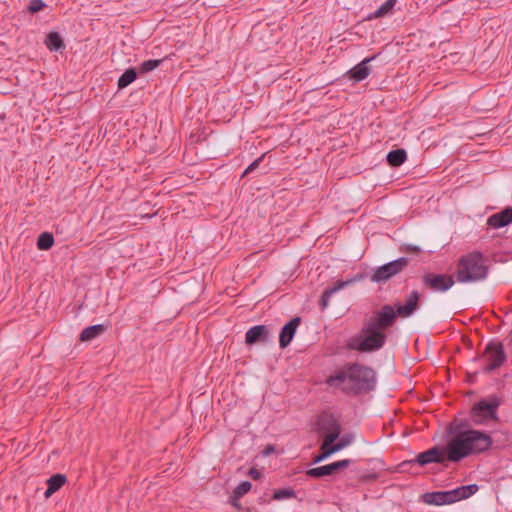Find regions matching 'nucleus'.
I'll list each match as a JSON object with an SVG mask.
<instances>
[{"label": "nucleus", "instance_id": "obj_1", "mask_svg": "<svg viewBox=\"0 0 512 512\" xmlns=\"http://www.w3.org/2000/svg\"><path fill=\"white\" fill-rule=\"evenodd\" d=\"M466 427V421L449 425L447 434L450 438L446 445H436L419 453L413 462H417L421 467L431 463L444 464L446 461L458 463L471 455L484 453L491 448L493 439L488 433Z\"/></svg>", "mask_w": 512, "mask_h": 512}, {"label": "nucleus", "instance_id": "obj_2", "mask_svg": "<svg viewBox=\"0 0 512 512\" xmlns=\"http://www.w3.org/2000/svg\"><path fill=\"white\" fill-rule=\"evenodd\" d=\"M420 294L413 290L404 304H385L363 324L359 334L346 342V349L360 353L379 351L387 341L386 330L393 327L397 317L408 318L419 308Z\"/></svg>", "mask_w": 512, "mask_h": 512}, {"label": "nucleus", "instance_id": "obj_3", "mask_svg": "<svg viewBox=\"0 0 512 512\" xmlns=\"http://www.w3.org/2000/svg\"><path fill=\"white\" fill-rule=\"evenodd\" d=\"M330 387L341 388L346 395L360 396L376 389L377 373L364 364L346 363L326 379Z\"/></svg>", "mask_w": 512, "mask_h": 512}, {"label": "nucleus", "instance_id": "obj_4", "mask_svg": "<svg viewBox=\"0 0 512 512\" xmlns=\"http://www.w3.org/2000/svg\"><path fill=\"white\" fill-rule=\"evenodd\" d=\"M489 267L486 259L479 251L461 256L458 260L456 279L460 283H472L485 280Z\"/></svg>", "mask_w": 512, "mask_h": 512}, {"label": "nucleus", "instance_id": "obj_5", "mask_svg": "<svg viewBox=\"0 0 512 512\" xmlns=\"http://www.w3.org/2000/svg\"><path fill=\"white\" fill-rule=\"evenodd\" d=\"M501 405V398L495 394L475 402L469 412L470 420L475 425H485L490 421L498 422V409Z\"/></svg>", "mask_w": 512, "mask_h": 512}, {"label": "nucleus", "instance_id": "obj_6", "mask_svg": "<svg viewBox=\"0 0 512 512\" xmlns=\"http://www.w3.org/2000/svg\"><path fill=\"white\" fill-rule=\"evenodd\" d=\"M315 425L322 442L333 444L341 435V424L331 412H321L316 418Z\"/></svg>", "mask_w": 512, "mask_h": 512}, {"label": "nucleus", "instance_id": "obj_7", "mask_svg": "<svg viewBox=\"0 0 512 512\" xmlns=\"http://www.w3.org/2000/svg\"><path fill=\"white\" fill-rule=\"evenodd\" d=\"M486 357V364L482 367L484 374H490L496 369L500 368L507 361V354L504 350V345L500 341H490L482 354H478L474 360H479Z\"/></svg>", "mask_w": 512, "mask_h": 512}, {"label": "nucleus", "instance_id": "obj_8", "mask_svg": "<svg viewBox=\"0 0 512 512\" xmlns=\"http://www.w3.org/2000/svg\"><path fill=\"white\" fill-rule=\"evenodd\" d=\"M409 264L407 257H400L390 261L374 270L370 276V280L375 283H385L395 275L401 273Z\"/></svg>", "mask_w": 512, "mask_h": 512}, {"label": "nucleus", "instance_id": "obj_9", "mask_svg": "<svg viewBox=\"0 0 512 512\" xmlns=\"http://www.w3.org/2000/svg\"><path fill=\"white\" fill-rule=\"evenodd\" d=\"M422 282L425 287L436 291L445 292L455 283L453 275L426 273L422 276Z\"/></svg>", "mask_w": 512, "mask_h": 512}, {"label": "nucleus", "instance_id": "obj_10", "mask_svg": "<svg viewBox=\"0 0 512 512\" xmlns=\"http://www.w3.org/2000/svg\"><path fill=\"white\" fill-rule=\"evenodd\" d=\"M354 461L352 459H343L339 461H335L330 464H326L323 466L310 468L306 471V475L310 478L321 479L326 476H331L337 473L338 471L347 468Z\"/></svg>", "mask_w": 512, "mask_h": 512}, {"label": "nucleus", "instance_id": "obj_11", "mask_svg": "<svg viewBox=\"0 0 512 512\" xmlns=\"http://www.w3.org/2000/svg\"><path fill=\"white\" fill-rule=\"evenodd\" d=\"M377 56L378 55L375 54L370 57H366L360 63L349 69L344 74V77L351 80L354 83H359L365 80L371 74L372 71V68L369 65V63L375 60Z\"/></svg>", "mask_w": 512, "mask_h": 512}, {"label": "nucleus", "instance_id": "obj_12", "mask_svg": "<svg viewBox=\"0 0 512 512\" xmlns=\"http://www.w3.org/2000/svg\"><path fill=\"white\" fill-rule=\"evenodd\" d=\"M301 317L295 316L291 318L280 330L279 333V346L281 349H285L292 342L297 328L301 324Z\"/></svg>", "mask_w": 512, "mask_h": 512}, {"label": "nucleus", "instance_id": "obj_13", "mask_svg": "<svg viewBox=\"0 0 512 512\" xmlns=\"http://www.w3.org/2000/svg\"><path fill=\"white\" fill-rule=\"evenodd\" d=\"M270 331L266 325L252 326L245 334V343L249 346L269 341Z\"/></svg>", "mask_w": 512, "mask_h": 512}, {"label": "nucleus", "instance_id": "obj_14", "mask_svg": "<svg viewBox=\"0 0 512 512\" xmlns=\"http://www.w3.org/2000/svg\"><path fill=\"white\" fill-rule=\"evenodd\" d=\"M512 223V207L507 206L501 211L492 214L487 219V225L494 229L503 228Z\"/></svg>", "mask_w": 512, "mask_h": 512}, {"label": "nucleus", "instance_id": "obj_15", "mask_svg": "<svg viewBox=\"0 0 512 512\" xmlns=\"http://www.w3.org/2000/svg\"><path fill=\"white\" fill-rule=\"evenodd\" d=\"M420 500L427 505L442 506L451 504L448 491L426 492Z\"/></svg>", "mask_w": 512, "mask_h": 512}, {"label": "nucleus", "instance_id": "obj_16", "mask_svg": "<svg viewBox=\"0 0 512 512\" xmlns=\"http://www.w3.org/2000/svg\"><path fill=\"white\" fill-rule=\"evenodd\" d=\"M479 490V486L477 484H469L462 485L455 489L449 490V498L451 504L456 503L458 501L469 498L474 495Z\"/></svg>", "mask_w": 512, "mask_h": 512}, {"label": "nucleus", "instance_id": "obj_17", "mask_svg": "<svg viewBox=\"0 0 512 512\" xmlns=\"http://www.w3.org/2000/svg\"><path fill=\"white\" fill-rule=\"evenodd\" d=\"M108 324H96L91 325L82 330L79 336V340L81 342H89L102 334H104L108 329Z\"/></svg>", "mask_w": 512, "mask_h": 512}, {"label": "nucleus", "instance_id": "obj_18", "mask_svg": "<svg viewBox=\"0 0 512 512\" xmlns=\"http://www.w3.org/2000/svg\"><path fill=\"white\" fill-rule=\"evenodd\" d=\"M67 477L64 474L56 473L49 477L46 481L47 489L44 492L45 498L51 497L66 483Z\"/></svg>", "mask_w": 512, "mask_h": 512}, {"label": "nucleus", "instance_id": "obj_19", "mask_svg": "<svg viewBox=\"0 0 512 512\" xmlns=\"http://www.w3.org/2000/svg\"><path fill=\"white\" fill-rule=\"evenodd\" d=\"M397 2L398 0H386L373 13L368 14L365 19L370 21L373 19L384 18L388 15H391Z\"/></svg>", "mask_w": 512, "mask_h": 512}, {"label": "nucleus", "instance_id": "obj_20", "mask_svg": "<svg viewBox=\"0 0 512 512\" xmlns=\"http://www.w3.org/2000/svg\"><path fill=\"white\" fill-rule=\"evenodd\" d=\"M45 45L51 52H58L65 48V43L57 31H51L46 35Z\"/></svg>", "mask_w": 512, "mask_h": 512}, {"label": "nucleus", "instance_id": "obj_21", "mask_svg": "<svg viewBox=\"0 0 512 512\" xmlns=\"http://www.w3.org/2000/svg\"><path fill=\"white\" fill-rule=\"evenodd\" d=\"M407 160V152L403 148L391 150L386 155V161L391 167H399Z\"/></svg>", "mask_w": 512, "mask_h": 512}, {"label": "nucleus", "instance_id": "obj_22", "mask_svg": "<svg viewBox=\"0 0 512 512\" xmlns=\"http://www.w3.org/2000/svg\"><path fill=\"white\" fill-rule=\"evenodd\" d=\"M348 282L338 281L333 287L327 288L321 295L319 300V306L321 310H324L329 305V299L331 296L342 289Z\"/></svg>", "mask_w": 512, "mask_h": 512}, {"label": "nucleus", "instance_id": "obj_23", "mask_svg": "<svg viewBox=\"0 0 512 512\" xmlns=\"http://www.w3.org/2000/svg\"><path fill=\"white\" fill-rule=\"evenodd\" d=\"M138 77V71L136 68L131 67L124 71L117 81L119 90H122L133 83Z\"/></svg>", "mask_w": 512, "mask_h": 512}, {"label": "nucleus", "instance_id": "obj_24", "mask_svg": "<svg viewBox=\"0 0 512 512\" xmlns=\"http://www.w3.org/2000/svg\"><path fill=\"white\" fill-rule=\"evenodd\" d=\"M54 236L50 232H42L37 238V248L42 251L49 250L54 245Z\"/></svg>", "mask_w": 512, "mask_h": 512}, {"label": "nucleus", "instance_id": "obj_25", "mask_svg": "<svg viewBox=\"0 0 512 512\" xmlns=\"http://www.w3.org/2000/svg\"><path fill=\"white\" fill-rule=\"evenodd\" d=\"M354 440L355 435L353 433H346L342 437H339L335 442H333V444L330 445L336 453L352 444Z\"/></svg>", "mask_w": 512, "mask_h": 512}, {"label": "nucleus", "instance_id": "obj_26", "mask_svg": "<svg viewBox=\"0 0 512 512\" xmlns=\"http://www.w3.org/2000/svg\"><path fill=\"white\" fill-rule=\"evenodd\" d=\"M334 453L335 451L333 450L330 444L321 442L320 453L313 458V463H320Z\"/></svg>", "mask_w": 512, "mask_h": 512}, {"label": "nucleus", "instance_id": "obj_27", "mask_svg": "<svg viewBox=\"0 0 512 512\" xmlns=\"http://www.w3.org/2000/svg\"><path fill=\"white\" fill-rule=\"evenodd\" d=\"M162 62H163V59H149V60L143 61L140 64L137 71L140 74L148 73L150 71H153L157 67H159Z\"/></svg>", "mask_w": 512, "mask_h": 512}, {"label": "nucleus", "instance_id": "obj_28", "mask_svg": "<svg viewBox=\"0 0 512 512\" xmlns=\"http://www.w3.org/2000/svg\"><path fill=\"white\" fill-rule=\"evenodd\" d=\"M296 493L295 490L291 487L283 488V489H276L273 492L272 499L276 501L289 499V498H295Z\"/></svg>", "mask_w": 512, "mask_h": 512}, {"label": "nucleus", "instance_id": "obj_29", "mask_svg": "<svg viewBox=\"0 0 512 512\" xmlns=\"http://www.w3.org/2000/svg\"><path fill=\"white\" fill-rule=\"evenodd\" d=\"M252 488V484L249 481H242L234 490V500H240L246 495Z\"/></svg>", "mask_w": 512, "mask_h": 512}, {"label": "nucleus", "instance_id": "obj_30", "mask_svg": "<svg viewBox=\"0 0 512 512\" xmlns=\"http://www.w3.org/2000/svg\"><path fill=\"white\" fill-rule=\"evenodd\" d=\"M46 7L47 4L43 0H30L26 10L30 14H36Z\"/></svg>", "mask_w": 512, "mask_h": 512}, {"label": "nucleus", "instance_id": "obj_31", "mask_svg": "<svg viewBox=\"0 0 512 512\" xmlns=\"http://www.w3.org/2000/svg\"><path fill=\"white\" fill-rule=\"evenodd\" d=\"M265 157V154H262L260 157H258L257 159H255L243 172L242 176L241 177H245L246 175L250 174L251 172H253L255 169H257L259 167V165L261 164V162L263 161Z\"/></svg>", "mask_w": 512, "mask_h": 512}, {"label": "nucleus", "instance_id": "obj_32", "mask_svg": "<svg viewBox=\"0 0 512 512\" xmlns=\"http://www.w3.org/2000/svg\"><path fill=\"white\" fill-rule=\"evenodd\" d=\"M417 464V462H413L412 460H405L399 464V469L401 472H408Z\"/></svg>", "mask_w": 512, "mask_h": 512}, {"label": "nucleus", "instance_id": "obj_33", "mask_svg": "<svg viewBox=\"0 0 512 512\" xmlns=\"http://www.w3.org/2000/svg\"><path fill=\"white\" fill-rule=\"evenodd\" d=\"M248 475L253 479V480H259L261 477H262V473L260 470H258L257 468L255 467H252L249 469L248 471Z\"/></svg>", "mask_w": 512, "mask_h": 512}, {"label": "nucleus", "instance_id": "obj_34", "mask_svg": "<svg viewBox=\"0 0 512 512\" xmlns=\"http://www.w3.org/2000/svg\"><path fill=\"white\" fill-rule=\"evenodd\" d=\"M405 251L408 253L419 254L421 252V248L417 245L408 244L405 246Z\"/></svg>", "mask_w": 512, "mask_h": 512}, {"label": "nucleus", "instance_id": "obj_35", "mask_svg": "<svg viewBox=\"0 0 512 512\" xmlns=\"http://www.w3.org/2000/svg\"><path fill=\"white\" fill-rule=\"evenodd\" d=\"M229 502L236 509H240L241 508V504L239 503V500H234V493L231 495V497L229 499Z\"/></svg>", "mask_w": 512, "mask_h": 512}, {"label": "nucleus", "instance_id": "obj_36", "mask_svg": "<svg viewBox=\"0 0 512 512\" xmlns=\"http://www.w3.org/2000/svg\"><path fill=\"white\" fill-rule=\"evenodd\" d=\"M274 451H275V447H274L273 445H267V446L265 447V449L263 450V452H262V453H263L265 456H267V455H269V454L273 453Z\"/></svg>", "mask_w": 512, "mask_h": 512}, {"label": "nucleus", "instance_id": "obj_37", "mask_svg": "<svg viewBox=\"0 0 512 512\" xmlns=\"http://www.w3.org/2000/svg\"><path fill=\"white\" fill-rule=\"evenodd\" d=\"M477 373L474 374H468V381L472 383L476 378Z\"/></svg>", "mask_w": 512, "mask_h": 512}, {"label": "nucleus", "instance_id": "obj_38", "mask_svg": "<svg viewBox=\"0 0 512 512\" xmlns=\"http://www.w3.org/2000/svg\"><path fill=\"white\" fill-rule=\"evenodd\" d=\"M376 477L377 476L375 474H373V475L366 476L365 478L366 479H376Z\"/></svg>", "mask_w": 512, "mask_h": 512}]
</instances>
